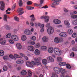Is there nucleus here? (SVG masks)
Instances as JSON below:
<instances>
[{
  "label": "nucleus",
  "mask_w": 77,
  "mask_h": 77,
  "mask_svg": "<svg viewBox=\"0 0 77 77\" xmlns=\"http://www.w3.org/2000/svg\"><path fill=\"white\" fill-rule=\"evenodd\" d=\"M26 65L28 66H29V67H30L31 68L33 67V65H32L31 63L29 62H26Z\"/></svg>",
  "instance_id": "obj_14"
},
{
  "label": "nucleus",
  "mask_w": 77,
  "mask_h": 77,
  "mask_svg": "<svg viewBox=\"0 0 77 77\" xmlns=\"http://www.w3.org/2000/svg\"><path fill=\"white\" fill-rule=\"evenodd\" d=\"M36 38L35 36H33L31 38L32 40H33V41H35L36 40Z\"/></svg>",
  "instance_id": "obj_51"
},
{
  "label": "nucleus",
  "mask_w": 77,
  "mask_h": 77,
  "mask_svg": "<svg viewBox=\"0 0 77 77\" xmlns=\"http://www.w3.org/2000/svg\"><path fill=\"white\" fill-rule=\"evenodd\" d=\"M11 9L10 8H8L7 10L6 11V12H8V11H11Z\"/></svg>",
  "instance_id": "obj_63"
},
{
  "label": "nucleus",
  "mask_w": 77,
  "mask_h": 77,
  "mask_svg": "<svg viewBox=\"0 0 77 77\" xmlns=\"http://www.w3.org/2000/svg\"><path fill=\"white\" fill-rule=\"evenodd\" d=\"M28 49L29 50L31 51H34V48L32 46H29L28 47Z\"/></svg>",
  "instance_id": "obj_17"
},
{
  "label": "nucleus",
  "mask_w": 77,
  "mask_h": 77,
  "mask_svg": "<svg viewBox=\"0 0 77 77\" xmlns=\"http://www.w3.org/2000/svg\"><path fill=\"white\" fill-rule=\"evenodd\" d=\"M5 44V41H2V42H0V44H1L4 45Z\"/></svg>",
  "instance_id": "obj_54"
},
{
  "label": "nucleus",
  "mask_w": 77,
  "mask_h": 77,
  "mask_svg": "<svg viewBox=\"0 0 77 77\" xmlns=\"http://www.w3.org/2000/svg\"><path fill=\"white\" fill-rule=\"evenodd\" d=\"M42 63L44 65L47 64V60L46 59H44L42 60Z\"/></svg>",
  "instance_id": "obj_37"
},
{
  "label": "nucleus",
  "mask_w": 77,
  "mask_h": 77,
  "mask_svg": "<svg viewBox=\"0 0 77 77\" xmlns=\"http://www.w3.org/2000/svg\"><path fill=\"white\" fill-rule=\"evenodd\" d=\"M30 18H32L31 19V21H34L36 19H35V17H34V15L32 14L30 16Z\"/></svg>",
  "instance_id": "obj_25"
},
{
  "label": "nucleus",
  "mask_w": 77,
  "mask_h": 77,
  "mask_svg": "<svg viewBox=\"0 0 77 77\" xmlns=\"http://www.w3.org/2000/svg\"><path fill=\"white\" fill-rule=\"evenodd\" d=\"M35 53L36 55H39L40 54V52L38 49H36L35 51Z\"/></svg>",
  "instance_id": "obj_26"
},
{
  "label": "nucleus",
  "mask_w": 77,
  "mask_h": 77,
  "mask_svg": "<svg viewBox=\"0 0 77 77\" xmlns=\"http://www.w3.org/2000/svg\"><path fill=\"white\" fill-rule=\"evenodd\" d=\"M48 60L50 62H54V59L51 57L49 56L47 58Z\"/></svg>",
  "instance_id": "obj_20"
},
{
  "label": "nucleus",
  "mask_w": 77,
  "mask_h": 77,
  "mask_svg": "<svg viewBox=\"0 0 77 77\" xmlns=\"http://www.w3.org/2000/svg\"><path fill=\"white\" fill-rule=\"evenodd\" d=\"M53 77H58V76L56 74V73H54L52 74Z\"/></svg>",
  "instance_id": "obj_56"
},
{
  "label": "nucleus",
  "mask_w": 77,
  "mask_h": 77,
  "mask_svg": "<svg viewBox=\"0 0 77 77\" xmlns=\"http://www.w3.org/2000/svg\"><path fill=\"white\" fill-rule=\"evenodd\" d=\"M53 23L54 24H60V20H59L58 19H54L53 20Z\"/></svg>",
  "instance_id": "obj_12"
},
{
  "label": "nucleus",
  "mask_w": 77,
  "mask_h": 77,
  "mask_svg": "<svg viewBox=\"0 0 77 77\" xmlns=\"http://www.w3.org/2000/svg\"><path fill=\"white\" fill-rule=\"evenodd\" d=\"M60 72L61 73L60 75L61 77H65L64 73H65V69L61 68L60 69Z\"/></svg>",
  "instance_id": "obj_5"
},
{
  "label": "nucleus",
  "mask_w": 77,
  "mask_h": 77,
  "mask_svg": "<svg viewBox=\"0 0 77 77\" xmlns=\"http://www.w3.org/2000/svg\"><path fill=\"white\" fill-rule=\"evenodd\" d=\"M64 23L66 26H69V23L67 21H65L64 22Z\"/></svg>",
  "instance_id": "obj_32"
},
{
  "label": "nucleus",
  "mask_w": 77,
  "mask_h": 77,
  "mask_svg": "<svg viewBox=\"0 0 77 77\" xmlns=\"http://www.w3.org/2000/svg\"><path fill=\"white\" fill-rule=\"evenodd\" d=\"M19 5L20 6H23V2L21 0H20L19 2Z\"/></svg>",
  "instance_id": "obj_33"
},
{
  "label": "nucleus",
  "mask_w": 77,
  "mask_h": 77,
  "mask_svg": "<svg viewBox=\"0 0 77 77\" xmlns=\"http://www.w3.org/2000/svg\"><path fill=\"white\" fill-rule=\"evenodd\" d=\"M9 42H10V44H12L14 43V41L11 39L9 40Z\"/></svg>",
  "instance_id": "obj_48"
},
{
  "label": "nucleus",
  "mask_w": 77,
  "mask_h": 77,
  "mask_svg": "<svg viewBox=\"0 0 77 77\" xmlns=\"http://www.w3.org/2000/svg\"><path fill=\"white\" fill-rule=\"evenodd\" d=\"M9 57L11 59H15V57H14V56L12 54L10 55Z\"/></svg>",
  "instance_id": "obj_47"
},
{
  "label": "nucleus",
  "mask_w": 77,
  "mask_h": 77,
  "mask_svg": "<svg viewBox=\"0 0 77 77\" xmlns=\"http://www.w3.org/2000/svg\"><path fill=\"white\" fill-rule=\"evenodd\" d=\"M64 12H66V13L68 12V10L66 9V8L64 9Z\"/></svg>",
  "instance_id": "obj_61"
},
{
  "label": "nucleus",
  "mask_w": 77,
  "mask_h": 77,
  "mask_svg": "<svg viewBox=\"0 0 77 77\" xmlns=\"http://www.w3.org/2000/svg\"><path fill=\"white\" fill-rule=\"evenodd\" d=\"M11 34L9 33L6 35V37L7 38H9L11 37Z\"/></svg>",
  "instance_id": "obj_40"
},
{
  "label": "nucleus",
  "mask_w": 77,
  "mask_h": 77,
  "mask_svg": "<svg viewBox=\"0 0 77 77\" xmlns=\"http://www.w3.org/2000/svg\"><path fill=\"white\" fill-rule=\"evenodd\" d=\"M8 56H5L3 57V58L4 59V60H6L8 59Z\"/></svg>",
  "instance_id": "obj_46"
},
{
  "label": "nucleus",
  "mask_w": 77,
  "mask_h": 77,
  "mask_svg": "<svg viewBox=\"0 0 77 77\" xmlns=\"http://www.w3.org/2000/svg\"><path fill=\"white\" fill-rule=\"evenodd\" d=\"M27 9L28 10H32L34 9V7H30V6H27L26 7Z\"/></svg>",
  "instance_id": "obj_29"
},
{
  "label": "nucleus",
  "mask_w": 77,
  "mask_h": 77,
  "mask_svg": "<svg viewBox=\"0 0 77 77\" xmlns=\"http://www.w3.org/2000/svg\"><path fill=\"white\" fill-rule=\"evenodd\" d=\"M31 45H35V42L34 41H32L30 42Z\"/></svg>",
  "instance_id": "obj_53"
},
{
  "label": "nucleus",
  "mask_w": 77,
  "mask_h": 77,
  "mask_svg": "<svg viewBox=\"0 0 77 77\" xmlns=\"http://www.w3.org/2000/svg\"><path fill=\"white\" fill-rule=\"evenodd\" d=\"M14 19L15 21H17V22H18V21H20V19H19V18H18V17H14Z\"/></svg>",
  "instance_id": "obj_35"
},
{
  "label": "nucleus",
  "mask_w": 77,
  "mask_h": 77,
  "mask_svg": "<svg viewBox=\"0 0 77 77\" xmlns=\"http://www.w3.org/2000/svg\"><path fill=\"white\" fill-rule=\"evenodd\" d=\"M72 50L74 51H77V49L76 48H72Z\"/></svg>",
  "instance_id": "obj_52"
},
{
  "label": "nucleus",
  "mask_w": 77,
  "mask_h": 77,
  "mask_svg": "<svg viewBox=\"0 0 77 77\" xmlns=\"http://www.w3.org/2000/svg\"><path fill=\"white\" fill-rule=\"evenodd\" d=\"M27 4L28 5H30L32 4V2L31 1H28L27 3Z\"/></svg>",
  "instance_id": "obj_49"
},
{
  "label": "nucleus",
  "mask_w": 77,
  "mask_h": 77,
  "mask_svg": "<svg viewBox=\"0 0 77 77\" xmlns=\"http://www.w3.org/2000/svg\"><path fill=\"white\" fill-rule=\"evenodd\" d=\"M51 1L54 2L53 3L52 5H57L59 4V2H60L61 0H51Z\"/></svg>",
  "instance_id": "obj_7"
},
{
  "label": "nucleus",
  "mask_w": 77,
  "mask_h": 77,
  "mask_svg": "<svg viewBox=\"0 0 77 77\" xmlns=\"http://www.w3.org/2000/svg\"><path fill=\"white\" fill-rule=\"evenodd\" d=\"M50 26V23H48L46 25V26L47 27H49Z\"/></svg>",
  "instance_id": "obj_59"
},
{
  "label": "nucleus",
  "mask_w": 77,
  "mask_h": 77,
  "mask_svg": "<svg viewBox=\"0 0 77 77\" xmlns=\"http://www.w3.org/2000/svg\"><path fill=\"white\" fill-rule=\"evenodd\" d=\"M60 41V38L58 37H56L54 40V42L56 43H59Z\"/></svg>",
  "instance_id": "obj_15"
},
{
  "label": "nucleus",
  "mask_w": 77,
  "mask_h": 77,
  "mask_svg": "<svg viewBox=\"0 0 77 77\" xmlns=\"http://www.w3.org/2000/svg\"><path fill=\"white\" fill-rule=\"evenodd\" d=\"M21 39L22 41H26V39H27V38L26 37V36L25 35H23L22 36Z\"/></svg>",
  "instance_id": "obj_24"
},
{
  "label": "nucleus",
  "mask_w": 77,
  "mask_h": 77,
  "mask_svg": "<svg viewBox=\"0 0 77 77\" xmlns=\"http://www.w3.org/2000/svg\"><path fill=\"white\" fill-rule=\"evenodd\" d=\"M47 32L49 35H51L54 32V29L53 28H49L47 29Z\"/></svg>",
  "instance_id": "obj_3"
},
{
  "label": "nucleus",
  "mask_w": 77,
  "mask_h": 77,
  "mask_svg": "<svg viewBox=\"0 0 77 77\" xmlns=\"http://www.w3.org/2000/svg\"><path fill=\"white\" fill-rule=\"evenodd\" d=\"M14 56L15 57H16L17 58H20V59H21V58H22V57L20 56V55L17 54H14Z\"/></svg>",
  "instance_id": "obj_41"
},
{
  "label": "nucleus",
  "mask_w": 77,
  "mask_h": 77,
  "mask_svg": "<svg viewBox=\"0 0 77 77\" xmlns=\"http://www.w3.org/2000/svg\"><path fill=\"white\" fill-rule=\"evenodd\" d=\"M24 57L25 59H26V60H28V58L27 56L25 55V56H24Z\"/></svg>",
  "instance_id": "obj_64"
},
{
  "label": "nucleus",
  "mask_w": 77,
  "mask_h": 77,
  "mask_svg": "<svg viewBox=\"0 0 77 77\" xmlns=\"http://www.w3.org/2000/svg\"><path fill=\"white\" fill-rule=\"evenodd\" d=\"M32 63L33 65H37V63H36V62H35V61H32Z\"/></svg>",
  "instance_id": "obj_55"
},
{
  "label": "nucleus",
  "mask_w": 77,
  "mask_h": 77,
  "mask_svg": "<svg viewBox=\"0 0 77 77\" xmlns=\"http://www.w3.org/2000/svg\"><path fill=\"white\" fill-rule=\"evenodd\" d=\"M40 2L41 4H43L44 3V0H40Z\"/></svg>",
  "instance_id": "obj_62"
},
{
  "label": "nucleus",
  "mask_w": 77,
  "mask_h": 77,
  "mask_svg": "<svg viewBox=\"0 0 77 77\" xmlns=\"http://www.w3.org/2000/svg\"><path fill=\"white\" fill-rule=\"evenodd\" d=\"M42 40L44 42H48V38L47 37H44L42 38Z\"/></svg>",
  "instance_id": "obj_11"
},
{
  "label": "nucleus",
  "mask_w": 77,
  "mask_h": 77,
  "mask_svg": "<svg viewBox=\"0 0 77 77\" xmlns=\"http://www.w3.org/2000/svg\"><path fill=\"white\" fill-rule=\"evenodd\" d=\"M11 38L14 41H18L19 39L18 36L15 35H12L11 36Z\"/></svg>",
  "instance_id": "obj_4"
},
{
  "label": "nucleus",
  "mask_w": 77,
  "mask_h": 77,
  "mask_svg": "<svg viewBox=\"0 0 77 77\" xmlns=\"http://www.w3.org/2000/svg\"><path fill=\"white\" fill-rule=\"evenodd\" d=\"M34 60L36 62V63H37V66H38V65H40L41 64V62H40V60H39V59L37 58H35L34 59Z\"/></svg>",
  "instance_id": "obj_10"
},
{
  "label": "nucleus",
  "mask_w": 77,
  "mask_h": 77,
  "mask_svg": "<svg viewBox=\"0 0 77 77\" xmlns=\"http://www.w3.org/2000/svg\"><path fill=\"white\" fill-rule=\"evenodd\" d=\"M54 51L55 54L57 56H60L62 54V51L57 48H54Z\"/></svg>",
  "instance_id": "obj_1"
},
{
  "label": "nucleus",
  "mask_w": 77,
  "mask_h": 77,
  "mask_svg": "<svg viewBox=\"0 0 77 77\" xmlns=\"http://www.w3.org/2000/svg\"><path fill=\"white\" fill-rule=\"evenodd\" d=\"M72 29H69L68 31V33L69 35H71L72 33Z\"/></svg>",
  "instance_id": "obj_27"
},
{
  "label": "nucleus",
  "mask_w": 77,
  "mask_h": 77,
  "mask_svg": "<svg viewBox=\"0 0 77 77\" xmlns=\"http://www.w3.org/2000/svg\"><path fill=\"white\" fill-rule=\"evenodd\" d=\"M3 70L4 71H6L8 70V67L5 66L3 67Z\"/></svg>",
  "instance_id": "obj_44"
},
{
  "label": "nucleus",
  "mask_w": 77,
  "mask_h": 77,
  "mask_svg": "<svg viewBox=\"0 0 77 77\" xmlns=\"http://www.w3.org/2000/svg\"><path fill=\"white\" fill-rule=\"evenodd\" d=\"M71 18L74 19L77 18V16L76 15H72L71 16Z\"/></svg>",
  "instance_id": "obj_38"
},
{
  "label": "nucleus",
  "mask_w": 77,
  "mask_h": 77,
  "mask_svg": "<svg viewBox=\"0 0 77 77\" xmlns=\"http://www.w3.org/2000/svg\"><path fill=\"white\" fill-rule=\"evenodd\" d=\"M35 47L36 48H39L41 47V45L39 43H38L35 45Z\"/></svg>",
  "instance_id": "obj_34"
},
{
  "label": "nucleus",
  "mask_w": 77,
  "mask_h": 77,
  "mask_svg": "<svg viewBox=\"0 0 77 77\" xmlns=\"http://www.w3.org/2000/svg\"><path fill=\"white\" fill-rule=\"evenodd\" d=\"M21 75H25L26 74H27V72L25 70H24L21 71Z\"/></svg>",
  "instance_id": "obj_23"
},
{
  "label": "nucleus",
  "mask_w": 77,
  "mask_h": 77,
  "mask_svg": "<svg viewBox=\"0 0 77 77\" xmlns=\"http://www.w3.org/2000/svg\"><path fill=\"white\" fill-rule=\"evenodd\" d=\"M16 62L17 64L23 63H24V61L21 60H18L16 61Z\"/></svg>",
  "instance_id": "obj_16"
},
{
  "label": "nucleus",
  "mask_w": 77,
  "mask_h": 77,
  "mask_svg": "<svg viewBox=\"0 0 77 77\" xmlns=\"http://www.w3.org/2000/svg\"><path fill=\"white\" fill-rule=\"evenodd\" d=\"M48 7L47 5H45L44 6H43L42 8H43L44 9H47V8H48Z\"/></svg>",
  "instance_id": "obj_57"
},
{
  "label": "nucleus",
  "mask_w": 77,
  "mask_h": 77,
  "mask_svg": "<svg viewBox=\"0 0 77 77\" xmlns=\"http://www.w3.org/2000/svg\"><path fill=\"white\" fill-rule=\"evenodd\" d=\"M54 70L55 72L56 73L58 74H59L60 73V68L57 67H55L54 68Z\"/></svg>",
  "instance_id": "obj_9"
},
{
  "label": "nucleus",
  "mask_w": 77,
  "mask_h": 77,
  "mask_svg": "<svg viewBox=\"0 0 77 77\" xmlns=\"http://www.w3.org/2000/svg\"><path fill=\"white\" fill-rule=\"evenodd\" d=\"M57 60L59 62H60V61H62V58L60 57H58L57 58Z\"/></svg>",
  "instance_id": "obj_42"
},
{
  "label": "nucleus",
  "mask_w": 77,
  "mask_h": 77,
  "mask_svg": "<svg viewBox=\"0 0 77 77\" xmlns=\"http://www.w3.org/2000/svg\"><path fill=\"white\" fill-rule=\"evenodd\" d=\"M5 54V52L1 50H0V56H2Z\"/></svg>",
  "instance_id": "obj_30"
},
{
  "label": "nucleus",
  "mask_w": 77,
  "mask_h": 77,
  "mask_svg": "<svg viewBox=\"0 0 77 77\" xmlns=\"http://www.w3.org/2000/svg\"><path fill=\"white\" fill-rule=\"evenodd\" d=\"M0 5H1V6L0 7V9L1 11H5L4 9H5V3L3 1L0 2Z\"/></svg>",
  "instance_id": "obj_2"
},
{
  "label": "nucleus",
  "mask_w": 77,
  "mask_h": 77,
  "mask_svg": "<svg viewBox=\"0 0 77 77\" xmlns=\"http://www.w3.org/2000/svg\"><path fill=\"white\" fill-rule=\"evenodd\" d=\"M16 5H17V4L15 3L13 5L12 7V9H14L15 8V7H16Z\"/></svg>",
  "instance_id": "obj_50"
},
{
  "label": "nucleus",
  "mask_w": 77,
  "mask_h": 77,
  "mask_svg": "<svg viewBox=\"0 0 77 77\" xmlns=\"http://www.w3.org/2000/svg\"><path fill=\"white\" fill-rule=\"evenodd\" d=\"M72 24L73 25H77V20H73L72 22Z\"/></svg>",
  "instance_id": "obj_43"
},
{
  "label": "nucleus",
  "mask_w": 77,
  "mask_h": 77,
  "mask_svg": "<svg viewBox=\"0 0 77 77\" xmlns=\"http://www.w3.org/2000/svg\"><path fill=\"white\" fill-rule=\"evenodd\" d=\"M23 11V9L22 8H20L19 9V12H20V13L19 14V15H22V14H24V11Z\"/></svg>",
  "instance_id": "obj_22"
},
{
  "label": "nucleus",
  "mask_w": 77,
  "mask_h": 77,
  "mask_svg": "<svg viewBox=\"0 0 77 77\" xmlns=\"http://www.w3.org/2000/svg\"><path fill=\"white\" fill-rule=\"evenodd\" d=\"M20 56H22V57H24L25 56V55L24 54L22 53H20Z\"/></svg>",
  "instance_id": "obj_60"
},
{
  "label": "nucleus",
  "mask_w": 77,
  "mask_h": 77,
  "mask_svg": "<svg viewBox=\"0 0 77 77\" xmlns=\"http://www.w3.org/2000/svg\"><path fill=\"white\" fill-rule=\"evenodd\" d=\"M16 47L17 49L19 50H21L22 47L21 46V45L20 43H17L16 45Z\"/></svg>",
  "instance_id": "obj_18"
},
{
  "label": "nucleus",
  "mask_w": 77,
  "mask_h": 77,
  "mask_svg": "<svg viewBox=\"0 0 77 77\" xmlns=\"http://www.w3.org/2000/svg\"><path fill=\"white\" fill-rule=\"evenodd\" d=\"M59 35L60 36H61V37L65 38L67 36L68 34H67V33L65 32H62L60 33Z\"/></svg>",
  "instance_id": "obj_8"
},
{
  "label": "nucleus",
  "mask_w": 77,
  "mask_h": 77,
  "mask_svg": "<svg viewBox=\"0 0 77 77\" xmlns=\"http://www.w3.org/2000/svg\"><path fill=\"white\" fill-rule=\"evenodd\" d=\"M24 33L25 35H32V32L29 29H25L24 31Z\"/></svg>",
  "instance_id": "obj_6"
},
{
  "label": "nucleus",
  "mask_w": 77,
  "mask_h": 77,
  "mask_svg": "<svg viewBox=\"0 0 77 77\" xmlns=\"http://www.w3.org/2000/svg\"><path fill=\"white\" fill-rule=\"evenodd\" d=\"M4 27L6 30H10L11 29V27L9 26V25H6L4 26Z\"/></svg>",
  "instance_id": "obj_13"
},
{
  "label": "nucleus",
  "mask_w": 77,
  "mask_h": 77,
  "mask_svg": "<svg viewBox=\"0 0 77 77\" xmlns=\"http://www.w3.org/2000/svg\"><path fill=\"white\" fill-rule=\"evenodd\" d=\"M48 51L49 53H53V48L52 47L49 48L48 49Z\"/></svg>",
  "instance_id": "obj_21"
},
{
  "label": "nucleus",
  "mask_w": 77,
  "mask_h": 77,
  "mask_svg": "<svg viewBox=\"0 0 77 77\" xmlns=\"http://www.w3.org/2000/svg\"><path fill=\"white\" fill-rule=\"evenodd\" d=\"M41 48L42 50H43L46 51V50H47V47L46 46H43L41 47Z\"/></svg>",
  "instance_id": "obj_28"
},
{
  "label": "nucleus",
  "mask_w": 77,
  "mask_h": 77,
  "mask_svg": "<svg viewBox=\"0 0 77 77\" xmlns=\"http://www.w3.org/2000/svg\"><path fill=\"white\" fill-rule=\"evenodd\" d=\"M70 56H72V57H74V52H72L70 55Z\"/></svg>",
  "instance_id": "obj_58"
},
{
  "label": "nucleus",
  "mask_w": 77,
  "mask_h": 77,
  "mask_svg": "<svg viewBox=\"0 0 77 77\" xmlns=\"http://www.w3.org/2000/svg\"><path fill=\"white\" fill-rule=\"evenodd\" d=\"M44 19H46L45 22L46 23H48L49 21V20H50V17L48 16H45Z\"/></svg>",
  "instance_id": "obj_19"
},
{
  "label": "nucleus",
  "mask_w": 77,
  "mask_h": 77,
  "mask_svg": "<svg viewBox=\"0 0 77 77\" xmlns=\"http://www.w3.org/2000/svg\"><path fill=\"white\" fill-rule=\"evenodd\" d=\"M28 75L29 76H32V71L30 70H29L28 71Z\"/></svg>",
  "instance_id": "obj_31"
},
{
  "label": "nucleus",
  "mask_w": 77,
  "mask_h": 77,
  "mask_svg": "<svg viewBox=\"0 0 77 77\" xmlns=\"http://www.w3.org/2000/svg\"><path fill=\"white\" fill-rule=\"evenodd\" d=\"M72 37H73V38H75V37H77V33H74L72 35Z\"/></svg>",
  "instance_id": "obj_45"
},
{
  "label": "nucleus",
  "mask_w": 77,
  "mask_h": 77,
  "mask_svg": "<svg viewBox=\"0 0 77 77\" xmlns=\"http://www.w3.org/2000/svg\"><path fill=\"white\" fill-rule=\"evenodd\" d=\"M8 17V16L6 14H5L4 15V21H7V17Z\"/></svg>",
  "instance_id": "obj_36"
},
{
  "label": "nucleus",
  "mask_w": 77,
  "mask_h": 77,
  "mask_svg": "<svg viewBox=\"0 0 77 77\" xmlns=\"http://www.w3.org/2000/svg\"><path fill=\"white\" fill-rule=\"evenodd\" d=\"M66 66L68 69H71V66L68 64H66Z\"/></svg>",
  "instance_id": "obj_39"
}]
</instances>
